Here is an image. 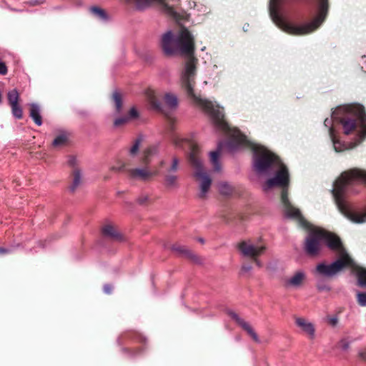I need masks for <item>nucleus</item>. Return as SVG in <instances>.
Masks as SVG:
<instances>
[{
	"label": "nucleus",
	"instance_id": "obj_1",
	"mask_svg": "<svg viewBox=\"0 0 366 366\" xmlns=\"http://www.w3.org/2000/svg\"><path fill=\"white\" fill-rule=\"evenodd\" d=\"M161 47L167 56H172L181 54L189 56L180 74L181 86L192 98L194 103L207 113L217 127L226 132L230 139L227 143L228 149L233 151L239 146H248L251 148L253 152L252 168L256 175L266 177L274 174L262 185H289L290 174L287 167L277 156L264 147L250 142L238 129L229 128L224 119L223 108L216 102L195 94L198 60L193 56L194 40L190 31L184 27L177 34L171 30L166 31L161 38Z\"/></svg>",
	"mask_w": 366,
	"mask_h": 366
},
{
	"label": "nucleus",
	"instance_id": "obj_2",
	"mask_svg": "<svg viewBox=\"0 0 366 366\" xmlns=\"http://www.w3.org/2000/svg\"><path fill=\"white\" fill-rule=\"evenodd\" d=\"M269 15L282 31L305 35L317 29L328 10L327 0H270Z\"/></svg>",
	"mask_w": 366,
	"mask_h": 366
},
{
	"label": "nucleus",
	"instance_id": "obj_3",
	"mask_svg": "<svg viewBox=\"0 0 366 366\" xmlns=\"http://www.w3.org/2000/svg\"><path fill=\"white\" fill-rule=\"evenodd\" d=\"M339 211L354 223L366 222V171L352 169L341 174L332 190Z\"/></svg>",
	"mask_w": 366,
	"mask_h": 366
},
{
	"label": "nucleus",
	"instance_id": "obj_4",
	"mask_svg": "<svg viewBox=\"0 0 366 366\" xmlns=\"http://www.w3.org/2000/svg\"><path fill=\"white\" fill-rule=\"evenodd\" d=\"M281 202L284 207L285 215L287 217L296 219L302 227L308 230L309 235L305 243V251L308 255L317 256L320 253L323 243L326 244L332 250L340 249L342 245L340 238L305 220L300 209L293 207L289 202L287 190L282 192Z\"/></svg>",
	"mask_w": 366,
	"mask_h": 366
},
{
	"label": "nucleus",
	"instance_id": "obj_5",
	"mask_svg": "<svg viewBox=\"0 0 366 366\" xmlns=\"http://www.w3.org/2000/svg\"><path fill=\"white\" fill-rule=\"evenodd\" d=\"M332 117L339 121L346 135H357L355 142L359 144L366 137V114L362 105L340 106L332 112Z\"/></svg>",
	"mask_w": 366,
	"mask_h": 366
},
{
	"label": "nucleus",
	"instance_id": "obj_6",
	"mask_svg": "<svg viewBox=\"0 0 366 366\" xmlns=\"http://www.w3.org/2000/svg\"><path fill=\"white\" fill-rule=\"evenodd\" d=\"M339 254V258L330 264L321 262L318 264L314 271V274L318 277L331 278L339 274L344 268L348 267L357 275L358 269L362 268L357 265L349 254L346 252L342 245L340 249H334Z\"/></svg>",
	"mask_w": 366,
	"mask_h": 366
},
{
	"label": "nucleus",
	"instance_id": "obj_7",
	"mask_svg": "<svg viewBox=\"0 0 366 366\" xmlns=\"http://www.w3.org/2000/svg\"><path fill=\"white\" fill-rule=\"evenodd\" d=\"M190 162L194 169V175L200 181L199 197L204 198L210 188L212 180L204 170L201 160L197 157L196 152L192 150L190 154Z\"/></svg>",
	"mask_w": 366,
	"mask_h": 366
},
{
	"label": "nucleus",
	"instance_id": "obj_8",
	"mask_svg": "<svg viewBox=\"0 0 366 366\" xmlns=\"http://www.w3.org/2000/svg\"><path fill=\"white\" fill-rule=\"evenodd\" d=\"M132 3L137 9L142 10L148 8L153 2L159 1L162 4L163 11L169 16L178 20L179 14L175 10L180 4V0H128Z\"/></svg>",
	"mask_w": 366,
	"mask_h": 366
},
{
	"label": "nucleus",
	"instance_id": "obj_9",
	"mask_svg": "<svg viewBox=\"0 0 366 366\" xmlns=\"http://www.w3.org/2000/svg\"><path fill=\"white\" fill-rule=\"evenodd\" d=\"M238 248L242 255L251 258L261 255L266 249L264 245L262 244H254L250 241L240 242Z\"/></svg>",
	"mask_w": 366,
	"mask_h": 366
},
{
	"label": "nucleus",
	"instance_id": "obj_10",
	"mask_svg": "<svg viewBox=\"0 0 366 366\" xmlns=\"http://www.w3.org/2000/svg\"><path fill=\"white\" fill-rule=\"evenodd\" d=\"M295 322L300 332L310 340H314L315 338V325L312 321L302 317H297L295 318Z\"/></svg>",
	"mask_w": 366,
	"mask_h": 366
},
{
	"label": "nucleus",
	"instance_id": "obj_11",
	"mask_svg": "<svg viewBox=\"0 0 366 366\" xmlns=\"http://www.w3.org/2000/svg\"><path fill=\"white\" fill-rule=\"evenodd\" d=\"M306 280V272L303 269H298L285 280L284 285L289 289H299L304 285Z\"/></svg>",
	"mask_w": 366,
	"mask_h": 366
},
{
	"label": "nucleus",
	"instance_id": "obj_12",
	"mask_svg": "<svg viewBox=\"0 0 366 366\" xmlns=\"http://www.w3.org/2000/svg\"><path fill=\"white\" fill-rule=\"evenodd\" d=\"M129 177L134 180L148 181L153 176L154 173L148 167H137L128 170Z\"/></svg>",
	"mask_w": 366,
	"mask_h": 366
},
{
	"label": "nucleus",
	"instance_id": "obj_13",
	"mask_svg": "<svg viewBox=\"0 0 366 366\" xmlns=\"http://www.w3.org/2000/svg\"><path fill=\"white\" fill-rule=\"evenodd\" d=\"M7 96L13 115L17 119H21L22 117V109L18 104L19 100L18 91L16 89H13L8 92Z\"/></svg>",
	"mask_w": 366,
	"mask_h": 366
},
{
	"label": "nucleus",
	"instance_id": "obj_14",
	"mask_svg": "<svg viewBox=\"0 0 366 366\" xmlns=\"http://www.w3.org/2000/svg\"><path fill=\"white\" fill-rule=\"evenodd\" d=\"M230 316L243 330H244L247 332L249 335L251 336V337L253 339L254 342L257 343L260 342L257 334L255 332L254 330L248 322L244 321L235 312H230Z\"/></svg>",
	"mask_w": 366,
	"mask_h": 366
},
{
	"label": "nucleus",
	"instance_id": "obj_15",
	"mask_svg": "<svg viewBox=\"0 0 366 366\" xmlns=\"http://www.w3.org/2000/svg\"><path fill=\"white\" fill-rule=\"evenodd\" d=\"M330 139L333 143L334 149L337 152H343L347 149H353L358 144L357 142H351L349 144H345L336 139L335 132L330 129Z\"/></svg>",
	"mask_w": 366,
	"mask_h": 366
},
{
	"label": "nucleus",
	"instance_id": "obj_16",
	"mask_svg": "<svg viewBox=\"0 0 366 366\" xmlns=\"http://www.w3.org/2000/svg\"><path fill=\"white\" fill-rule=\"evenodd\" d=\"M102 232L105 236L115 240L121 241L123 239L122 234L112 224L105 225L102 229Z\"/></svg>",
	"mask_w": 366,
	"mask_h": 366
},
{
	"label": "nucleus",
	"instance_id": "obj_17",
	"mask_svg": "<svg viewBox=\"0 0 366 366\" xmlns=\"http://www.w3.org/2000/svg\"><path fill=\"white\" fill-rule=\"evenodd\" d=\"M222 145L223 143H220L216 151L211 152L209 153L210 161L213 165L214 170L216 172H219L221 170V165L219 161V158Z\"/></svg>",
	"mask_w": 366,
	"mask_h": 366
},
{
	"label": "nucleus",
	"instance_id": "obj_18",
	"mask_svg": "<svg viewBox=\"0 0 366 366\" xmlns=\"http://www.w3.org/2000/svg\"><path fill=\"white\" fill-rule=\"evenodd\" d=\"M30 117L33 119L36 125L41 126L42 124L40 108L38 104L34 103L31 104Z\"/></svg>",
	"mask_w": 366,
	"mask_h": 366
},
{
	"label": "nucleus",
	"instance_id": "obj_19",
	"mask_svg": "<svg viewBox=\"0 0 366 366\" xmlns=\"http://www.w3.org/2000/svg\"><path fill=\"white\" fill-rule=\"evenodd\" d=\"M74 179L69 189L74 192L82 182V173L80 169L75 168L73 172Z\"/></svg>",
	"mask_w": 366,
	"mask_h": 366
},
{
	"label": "nucleus",
	"instance_id": "obj_20",
	"mask_svg": "<svg viewBox=\"0 0 366 366\" xmlns=\"http://www.w3.org/2000/svg\"><path fill=\"white\" fill-rule=\"evenodd\" d=\"M164 102L165 104L170 109H174L178 106V99L177 97L172 93H167L164 95Z\"/></svg>",
	"mask_w": 366,
	"mask_h": 366
},
{
	"label": "nucleus",
	"instance_id": "obj_21",
	"mask_svg": "<svg viewBox=\"0 0 366 366\" xmlns=\"http://www.w3.org/2000/svg\"><path fill=\"white\" fill-rule=\"evenodd\" d=\"M165 186L167 188L173 189L178 187V177L173 174H167L164 178Z\"/></svg>",
	"mask_w": 366,
	"mask_h": 366
},
{
	"label": "nucleus",
	"instance_id": "obj_22",
	"mask_svg": "<svg viewBox=\"0 0 366 366\" xmlns=\"http://www.w3.org/2000/svg\"><path fill=\"white\" fill-rule=\"evenodd\" d=\"M142 142V138L139 137L137 138L135 141L133 142L132 145L129 149V154L131 157H134L138 154Z\"/></svg>",
	"mask_w": 366,
	"mask_h": 366
},
{
	"label": "nucleus",
	"instance_id": "obj_23",
	"mask_svg": "<svg viewBox=\"0 0 366 366\" xmlns=\"http://www.w3.org/2000/svg\"><path fill=\"white\" fill-rule=\"evenodd\" d=\"M357 282L361 287H366V268H360L357 272Z\"/></svg>",
	"mask_w": 366,
	"mask_h": 366
},
{
	"label": "nucleus",
	"instance_id": "obj_24",
	"mask_svg": "<svg viewBox=\"0 0 366 366\" xmlns=\"http://www.w3.org/2000/svg\"><path fill=\"white\" fill-rule=\"evenodd\" d=\"M218 187L219 191L222 195H229L233 191L232 186L227 182H221L219 184Z\"/></svg>",
	"mask_w": 366,
	"mask_h": 366
},
{
	"label": "nucleus",
	"instance_id": "obj_25",
	"mask_svg": "<svg viewBox=\"0 0 366 366\" xmlns=\"http://www.w3.org/2000/svg\"><path fill=\"white\" fill-rule=\"evenodd\" d=\"M67 141V137L65 134H61L57 136L53 141V145L54 147H61L66 144Z\"/></svg>",
	"mask_w": 366,
	"mask_h": 366
},
{
	"label": "nucleus",
	"instance_id": "obj_26",
	"mask_svg": "<svg viewBox=\"0 0 366 366\" xmlns=\"http://www.w3.org/2000/svg\"><path fill=\"white\" fill-rule=\"evenodd\" d=\"M113 99L115 103V107L117 112H119L122 109V102L120 94L118 92H114L113 93Z\"/></svg>",
	"mask_w": 366,
	"mask_h": 366
},
{
	"label": "nucleus",
	"instance_id": "obj_27",
	"mask_svg": "<svg viewBox=\"0 0 366 366\" xmlns=\"http://www.w3.org/2000/svg\"><path fill=\"white\" fill-rule=\"evenodd\" d=\"M91 12L100 19H106L107 15L104 10L99 7H92L90 9Z\"/></svg>",
	"mask_w": 366,
	"mask_h": 366
},
{
	"label": "nucleus",
	"instance_id": "obj_28",
	"mask_svg": "<svg viewBox=\"0 0 366 366\" xmlns=\"http://www.w3.org/2000/svg\"><path fill=\"white\" fill-rule=\"evenodd\" d=\"M126 163L124 162L118 160L111 167V170L116 172H123L126 169Z\"/></svg>",
	"mask_w": 366,
	"mask_h": 366
},
{
	"label": "nucleus",
	"instance_id": "obj_29",
	"mask_svg": "<svg viewBox=\"0 0 366 366\" xmlns=\"http://www.w3.org/2000/svg\"><path fill=\"white\" fill-rule=\"evenodd\" d=\"M357 300L358 304L362 307L366 306V293L365 292H357Z\"/></svg>",
	"mask_w": 366,
	"mask_h": 366
},
{
	"label": "nucleus",
	"instance_id": "obj_30",
	"mask_svg": "<svg viewBox=\"0 0 366 366\" xmlns=\"http://www.w3.org/2000/svg\"><path fill=\"white\" fill-rule=\"evenodd\" d=\"M179 167V160L177 158L172 159V165L168 169L167 172L169 174H172V172H175L177 171Z\"/></svg>",
	"mask_w": 366,
	"mask_h": 366
},
{
	"label": "nucleus",
	"instance_id": "obj_31",
	"mask_svg": "<svg viewBox=\"0 0 366 366\" xmlns=\"http://www.w3.org/2000/svg\"><path fill=\"white\" fill-rule=\"evenodd\" d=\"M317 290L321 292H329L331 290L330 287L328 285L323 282H319L317 285Z\"/></svg>",
	"mask_w": 366,
	"mask_h": 366
},
{
	"label": "nucleus",
	"instance_id": "obj_32",
	"mask_svg": "<svg viewBox=\"0 0 366 366\" xmlns=\"http://www.w3.org/2000/svg\"><path fill=\"white\" fill-rule=\"evenodd\" d=\"M149 195L144 194H141L139 197H138V198L137 199V202L140 204H143L149 201Z\"/></svg>",
	"mask_w": 366,
	"mask_h": 366
},
{
	"label": "nucleus",
	"instance_id": "obj_33",
	"mask_svg": "<svg viewBox=\"0 0 366 366\" xmlns=\"http://www.w3.org/2000/svg\"><path fill=\"white\" fill-rule=\"evenodd\" d=\"M357 357L361 360L366 362V348L359 349L357 351Z\"/></svg>",
	"mask_w": 366,
	"mask_h": 366
},
{
	"label": "nucleus",
	"instance_id": "obj_34",
	"mask_svg": "<svg viewBox=\"0 0 366 366\" xmlns=\"http://www.w3.org/2000/svg\"><path fill=\"white\" fill-rule=\"evenodd\" d=\"M129 120L128 117H120L114 121V125L118 127L127 123Z\"/></svg>",
	"mask_w": 366,
	"mask_h": 366
},
{
	"label": "nucleus",
	"instance_id": "obj_35",
	"mask_svg": "<svg viewBox=\"0 0 366 366\" xmlns=\"http://www.w3.org/2000/svg\"><path fill=\"white\" fill-rule=\"evenodd\" d=\"M138 117V112L136 108L132 107L129 109V117L130 119H136Z\"/></svg>",
	"mask_w": 366,
	"mask_h": 366
},
{
	"label": "nucleus",
	"instance_id": "obj_36",
	"mask_svg": "<svg viewBox=\"0 0 366 366\" xmlns=\"http://www.w3.org/2000/svg\"><path fill=\"white\" fill-rule=\"evenodd\" d=\"M7 73V66L6 64L0 61V74L5 75Z\"/></svg>",
	"mask_w": 366,
	"mask_h": 366
},
{
	"label": "nucleus",
	"instance_id": "obj_37",
	"mask_svg": "<svg viewBox=\"0 0 366 366\" xmlns=\"http://www.w3.org/2000/svg\"><path fill=\"white\" fill-rule=\"evenodd\" d=\"M324 124L326 127L328 128V130H329V134L330 135V129H332V131H334L332 127V120L331 119H326L325 120V122H324Z\"/></svg>",
	"mask_w": 366,
	"mask_h": 366
},
{
	"label": "nucleus",
	"instance_id": "obj_38",
	"mask_svg": "<svg viewBox=\"0 0 366 366\" xmlns=\"http://www.w3.org/2000/svg\"><path fill=\"white\" fill-rule=\"evenodd\" d=\"M76 162V159L74 157H70L68 163L70 166L73 167L75 169Z\"/></svg>",
	"mask_w": 366,
	"mask_h": 366
},
{
	"label": "nucleus",
	"instance_id": "obj_39",
	"mask_svg": "<svg viewBox=\"0 0 366 366\" xmlns=\"http://www.w3.org/2000/svg\"><path fill=\"white\" fill-rule=\"evenodd\" d=\"M252 270V266L249 264L244 265L242 267V271L244 273L249 272Z\"/></svg>",
	"mask_w": 366,
	"mask_h": 366
},
{
	"label": "nucleus",
	"instance_id": "obj_40",
	"mask_svg": "<svg viewBox=\"0 0 366 366\" xmlns=\"http://www.w3.org/2000/svg\"><path fill=\"white\" fill-rule=\"evenodd\" d=\"M112 290V287L109 285H107L104 287V292L107 294L111 293Z\"/></svg>",
	"mask_w": 366,
	"mask_h": 366
},
{
	"label": "nucleus",
	"instance_id": "obj_41",
	"mask_svg": "<svg viewBox=\"0 0 366 366\" xmlns=\"http://www.w3.org/2000/svg\"><path fill=\"white\" fill-rule=\"evenodd\" d=\"M330 322L332 325H336L338 322V319L337 317H332L330 319Z\"/></svg>",
	"mask_w": 366,
	"mask_h": 366
},
{
	"label": "nucleus",
	"instance_id": "obj_42",
	"mask_svg": "<svg viewBox=\"0 0 366 366\" xmlns=\"http://www.w3.org/2000/svg\"><path fill=\"white\" fill-rule=\"evenodd\" d=\"M342 347L344 350H347L350 348V343L345 342L342 344Z\"/></svg>",
	"mask_w": 366,
	"mask_h": 366
},
{
	"label": "nucleus",
	"instance_id": "obj_43",
	"mask_svg": "<svg viewBox=\"0 0 366 366\" xmlns=\"http://www.w3.org/2000/svg\"><path fill=\"white\" fill-rule=\"evenodd\" d=\"M9 251L7 249L0 247V254L8 253Z\"/></svg>",
	"mask_w": 366,
	"mask_h": 366
},
{
	"label": "nucleus",
	"instance_id": "obj_44",
	"mask_svg": "<svg viewBox=\"0 0 366 366\" xmlns=\"http://www.w3.org/2000/svg\"><path fill=\"white\" fill-rule=\"evenodd\" d=\"M254 262L256 263V264H257L258 267H262V263H261V262H260L259 259H257L256 257H254Z\"/></svg>",
	"mask_w": 366,
	"mask_h": 366
},
{
	"label": "nucleus",
	"instance_id": "obj_45",
	"mask_svg": "<svg viewBox=\"0 0 366 366\" xmlns=\"http://www.w3.org/2000/svg\"><path fill=\"white\" fill-rule=\"evenodd\" d=\"M180 140H182L180 138L177 137V138L174 139V144H175L176 145H179V142Z\"/></svg>",
	"mask_w": 366,
	"mask_h": 366
},
{
	"label": "nucleus",
	"instance_id": "obj_46",
	"mask_svg": "<svg viewBox=\"0 0 366 366\" xmlns=\"http://www.w3.org/2000/svg\"><path fill=\"white\" fill-rule=\"evenodd\" d=\"M196 6V3L195 2H192V4H189V7L190 8H194Z\"/></svg>",
	"mask_w": 366,
	"mask_h": 366
},
{
	"label": "nucleus",
	"instance_id": "obj_47",
	"mask_svg": "<svg viewBox=\"0 0 366 366\" xmlns=\"http://www.w3.org/2000/svg\"><path fill=\"white\" fill-rule=\"evenodd\" d=\"M189 255H190L192 259H194L195 257V255L192 254V253H189Z\"/></svg>",
	"mask_w": 366,
	"mask_h": 366
},
{
	"label": "nucleus",
	"instance_id": "obj_48",
	"mask_svg": "<svg viewBox=\"0 0 366 366\" xmlns=\"http://www.w3.org/2000/svg\"><path fill=\"white\" fill-rule=\"evenodd\" d=\"M201 50H202V51H204V50H205V46L202 47V48L201 49Z\"/></svg>",
	"mask_w": 366,
	"mask_h": 366
}]
</instances>
